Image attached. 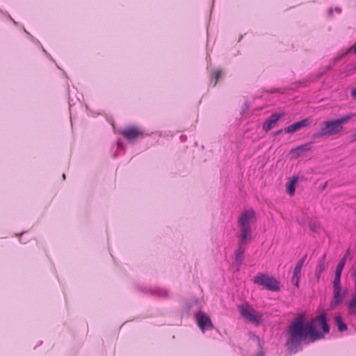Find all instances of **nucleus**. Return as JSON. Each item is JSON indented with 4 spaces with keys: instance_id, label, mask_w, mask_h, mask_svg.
I'll return each mask as SVG.
<instances>
[{
    "instance_id": "f257e3e1",
    "label": "nucleus",
    "mask_w": 356,
    "mask_h": 356,
    "mask_svg": "<svg viewBox=\"0 0 356 356\" xmlns=\"http://www.w3.org/2000/svg\"><path fill=\"white\" fill-rule=\"evenodd\" d=\"M305 321V313H299L289 325L286 344L289 349L296 348L302 340L309 339L308 327L305 330L304 327Z\"/></svg>"
},
{
    "instance_id": "f03ea898",
    "label": "nucleus",
    "mask_w": 356,
    "mask_h": 356,
    "mask_svg": "<svg viewBox=\"0 0 356 356\" xmlns=\"http://www.w3.org/2000/svg\"><path fill=\"white\" fill-rule=\"evenodd\" d=\"M309 339L314 341L324 337L325 334L330 331L326 314L322 313L314 318L307 325Z\"/></svg>"
},
{
    "instance_id": "7ed1b4c3",
    "label": "nucleus",
    "mask_w": 356,
    "mask_h": 356,
    "mask_svg": "<svg viewBox=\"0 0 356 356\" xmlns=\"http://www.w3.org/2000/svg\"><path fill=\"white\" fill-rule=\"evenodd\" d=\"M355 116L350 113L340 118L327 120L323 122V127L318 133L314 134L315 137L330 136L339 134L343 129V124Z\"/></svg>"
},
{
    "instance_id": "20e7f679",
    "label": "nucleus",
    "mask_w": 356,
    "mask_h": 356,
    "mask_svg": "<svg viewBox=\"0 0 356 356\" xmlns=\"http://www.w3.org/2000/svg\"><path fill=\"white\" fill-rule=\"evenodd\" d=\"M254 212L252 209L245 211L239 216L238 222L241 231L239 237L241 238V243H245L250 236V224L254 220Z\"/></svg>"
},
{
    "instance_id": "39448f33",
    "label": "nucleus",
    "mask_w": 356,
    "mask_h": 356,
    "mask_svg": "<svg viewBox=\"0 0 356 356\" xmlns=\"http://www.w3.org/2000/svg\"><path fill=\"white\" fill-rule=\"evenodd\" d=\"M253 282L269 291H279L280 290V282L274 277L265 273H258L253 277Z\"/></svg>"
},
{
    "instance_id": "423d86ee",
    "label": "nucleus",
    "mask_w": 356,
    "mask_h": 356,
    "mask_svg": "<svg viewBox=\"0 0 356 356\" xmlns=\"http://www.w3.org/2000/svg\"><path fill=\"white\" fill-rule=\"evenodd\" d=\"M238 309L241 316L248 321L255 325H260L262 323L261 315H258L253 307L246 303L238 306Z\"/></svg>"
},
{
    "instance_id": "0eeeda50",
    "label": "nucleus",
    "mask_w": 356,
    "mask_h": 356,
    "mask_svg": "<svg viewBox=\"0 0 356 356\" xmlns=\"http://www.w3.org/2000/svg\"><path fill=\"white\" fill-rule=\"evenodd\" d=\"M195 318L200 329L204 332L205 330L213 327L211 318L205 313L199 312L195 314Z\"/></svg>"
},
{
    "instance_id": "6e6552de",
    "label": "nucleus",
    "mask_w": 356,
    "mask_h": 356,
    "mask_svg": "<svg viewBox=\"0 0 356 356\" xmlns=\"http://www.w3.org/2000/svg\"><path fill=\"white\" fill-rule=\"evenodd\" d=\"M120 134L123 136L129 141L135 140L140 134L141 131L136 127H129L125 129L119 131Z\"/></svg>"
},
{
    "instance_id": "1a4fd4ad",
    "label": "nucleus",
    "mask_w": 356,
    "mask_h": 356,
    "mask_svg": "<svg viewBox=\"0 0 356 356\" xmlns=\"http://www.w3.org/2000/svg\"><path fill=\"white\" fill-rule=\"evenodd\" d=\"M310 124V118H307L302 120L296 122L290 125H289L285 129L284 131L286 134H293L302 127H307Z\"/></svg>"
},
{
    "instance_id": "9d476101",
    "label": "nucleus",
    "mask_w": 356,
    "mask_h": 356,
    "mask_svg": "<svg viewBox=\"0 0 356 356\" xmlns=\"http://www.w3.org/2000/svg\"><path fill=\"white\" fill-rule=\"evenodd\" d=\"M283 116L282 113H273L269 118H268L265 122L263 124V129L268 132L270 131L273 127V125L278 122L280 118Z\"/></svg>"
},
{
    "instance_id": "9b49d317",
    "label": "nucleus",
    "mask_w": 356,
    "mask_h": 356,
    "mask_svg": "<svg viewBox=\"0 0 356 356\" xmlns=\"http://www.w3.org/2000/svg\"><path fill=\"white\" fill-rule=\"evenodd\" d=\"M309 144L306 143L293 148L289 152V156L291 159H297L302 152H307L311 149Z\"/></svg>"
},
{
    "instance_id": "f8f14e48",
    "label": "nucleus",
    "mask_w": 356,
    "mask_h": 356,
    "mask_svg": "<svg viewBox=\"0 0 356 356\" xmlns=\"http://www.w3.org/2000/svg\"><path fill=\"white\" fill-rule=\"evenodd\" d=\"M346 292L341 293V289H334L333 300L330 302V306L334 308L341 303L343 300Z\"/></svg>"
},
{
    "instance_id": "ddd939ff",
    "label": "nucleus",
    "mask_w": 356,
    "mask_h": 356,
    "mask_svg": "<svg viewBox=\"0 0 356 356\" xmlns=\"http://www.w3.org/2000/svg\"><path fill=\"white\" fill-rule=\"evenodd\" d=\"M298 181V176H293L291 179L287 183L286 191L290 196H293L296 192V184Z\"/></svg>"
},
{
    "instance_id": "4468645a",
    "label": "nucleus",
    "mask_w": 356,
    "mask_h": 356,
    "mask_svg": "<svg viewBox=\"0 0 356 356\" xmlns=\"http://www.w3.org/2000/svg\"><path fill=\"white\" fill-rule=\"evenodd\" d=\"M245 243H241V241L240 240V243L238 247L235 251V261L237 263L238 266L241 265L242 261L243 260V253H244V248L243 245Z\"/></svg>"
},
{
    "instance_id": "2eb2a0df",
    "label": "nucleus",
    "mask_w": 356,
    "mask_h": 356,
    "mask_svg": "<svg viewBox=\"0 0 356 356\" xmlns=\"http://www.w3.org/2000/svg\"><path fill=\"white\" fill-rule=\"evenodd\" d=\"M355 281V293L352 297L351 300L349 302L348 305V307L350 313H356V272L353 273Z\"/></svg>"
},
{
    "instance_id": "dca6fc26",
    "label": "nucleus",
    "mask_w": 356,
    "mask_h": 356,
    "mask_svg": "<svg viewBox=\"0 0 356 356\" xmlns=\"http://www.w3.org/2000/svg\"><path fill=\"white\" fill-rule=\"evenodd\" d=\"M326 254H324L322 260L318 261L316 269L315 271L316 277L318 280H319L322 273L325 270V259Z\"/></svg>"
},
{
    "instance_id": "f3484780",
    "label": "nucleus",
    "mask_w": 356,
    "mask_h": 356,
    "mask_svg": "<svg viewBox=\"0 0 356 356\" xmlns=\"http://www.w3.org/2000/svg\"><path fill=\"white\" fill-rule=\"evenodd\" d=\"M301 270L297 267H295L293 272V276L291 277V282L294 284L296 287H299L300 280L301 277Z\"/></svg>"
},
{
    "instance_id": "a211bd4d",
    "label": "nucleus",
    "mask_w": 356,
    "mask_h": 356,
    "mask_svg": "<svg viewBox=\"0 0 356 356\" xmlns=\"http://www.w3.org/2000/svg\"><path fill=\"white\" fill-rule=\"evenodd\" d=\"M338 330L340 332H343L347 330L346 324L343 321L340 316H336L334 318Z\"/></svg>"
},
{
    "instance_id": "6ab92c4d",
    "label": "nucleus",
    "mask_w": 356,
    "mask_h": 356,
    "mask_svg": "<svg viewBox=\"0 0 356 356\" xmlns=\"http://www.w3.org/2000/svg\"><path fill=\"white\" fill-rule=\"evenodd\" d=\"M346 257L347 255H345L340 261L338 263L337 266V268L336 269H338V270H343V268H344V266H345V264H346Z\"/></svg>"
},
{
    "instance_id": "aec40b11",
    "label": "nucleus",
    "mask_w": 356,
    "mask_h": 356,
    "mask_svg": "<svg viewBox=\"0 0 356 356\" xmlns=\"http://www.w3.org/2000/svg\"><path fill=\"white\" fill-rule=\"evenodd\" d=\"M341 289V277H334L333 281V289Z\"/></svg>"
},
{
    "instance_id": "412c9836",
    "label": "nucleus",
    "mask_w": 356,
    "mask_h": 356,
    "mask_svg": "<svg viewBox=\"0 0 356 356\" xmlns=\"http://www.w3.org/2000/svg\"><path fill=\"white\" fill-rule=\"evenodd\" d=\"M307 258V254L304 255L296 264L295 267L302 269L304 262Z\"/></svg>"
},
{
    "instance_id": "4be33fe9",
    "label": "nucleus",
    "mask_w": 356,
    "mask_h": 356,
    "mask_svg": "<svg viewBox=\"0 0 356 356\" xmlns=\"http://www.w3.org/2000/svg\"><path fill=\"white\" fill-rule=\"evenodd\" d=\"M307 258V254L304 255L296 264L295 267L302 269L304 262Z\"/></svg>"
},
{
    "instance_id": "5701e85b",
    "label": "nucleus",
    "mask_w": 356,
    "mask_h": 356,
    "mask_svg": "<svg viewBox=\"0 0 356 356\" xmlns=\"http://www.w3.org/2000/svg\"><path fill=\"white\" fill-rule=\"evenodd\" d=\"M307 258V254L304 255L296 264L295 267L302 269L304 262Z\"/></svg>"
},
{
    "instance_id": "b1692460",
    "label": "nucleus",
    "mask_w": 356,
    "mask_h": 356,
    "mask_svg": "<svg viewBox=\"0 0 356 356\" xmlns=\"http://www.w3.org/2000/svg\"><path fill=\"white\" fill-rule=\"evenodd\" d=\"M350 96L356 99V87L352 88L350 92Z\"/></svg>"
},
{
    "instance_id": "393cba45",
    "label": "nucleus",
    "mask_w": 356,
    "mask_h": 356,
    "mask_svg": "<svg viewBox=\"0 0 356 356\" xmlns=\"http://www.w3.org/2000/svg\"><path fill=\"white\" fill-rule=\"evenodd\" d=\"M342 270L336 269L334 277H341Z\"/></svg>"
},
{
    "instance_id": "a878e982",
    "label": "nucleus",
    "mask_w": 356,
    "mask_h": 356,
    "mask_svg": "<svg viewBox=\"0 0 356 356\" xmlns=\"http://www.w3.org/2000/svg\"><path fill=\"white\" fill-rule=\"evenodd\" d=\"M350 51H353L354 54H356V42L354 43V44L350 47Z\"/></svg>"
},
{
    "instance_id": "bb28decb",
    "label": "nucleus",
    "mask_w": 356,
    "mask_h": 356,
    "mask_svg": "<svg viewBox=\"0 0 356 356\" xmlns=\"http://www.w3.org/2000/svg\"><path fill=\"white\" fill-rule=\"evenodd\" d=\"M350 141L351 142H355L356 141V133L353 134L351 136H350Z\"/></svg>"
},
{
    "instance_id": "cd10ccee",
    "label": "nucleus",
    "mask_w": 356,
    "mask_h": 356,
    "mask_svg": "<svg viewBox=\"0 0 356 356\" xmlns=\"http://www.w3.org/2000/svg\"><path fill=\"white\" fill-rule=\"evenodd\" d=\"M220 71H217L215 73L216 79L217 80L220 76Z\"/></svg>"
},
{
    "instance_id": "c85d7f7f",
    "label": "nucleus",
    "mask_w": 356,
    "mask_h": 356,
    "mask_svg": "<svg viewBox=\"0 0 356 356\" xmlns=\"http://www.w3.org/2000/svg\"><path fill=\"white\" fill-rule=\"evenodd\" d=\"M282 129H279V130H277V131H275V132L273 133V135H274V136H277V135H278V134H281V133H282Z\"/></svg>"
},
{
    "instance_id": "c756f323",
    "label": "nucleus",
    "mask_w": 356,
    "mask_h": 356,
    "mask_svg": "<svg viewBox=\"0 0 356 356\" xmlns=\"http://www.w3.org/2000/svg\"><path fill=\"white\" fill-rule=\"evenodd\" d=\"M257 356H264V353L262 350H260Z\"/></svg>"
},
{
    "instance_id": "7c9ffc66",
    "label": "nucleus",
    "mask_w": 356,
    "mask_h": 356,
    "mask_svg": "<svg viewBox=\"0 0 356 356\" xmlns=\"http://www.w3.org/2000/svg\"><path fill=\"white\" fill-rule=\"evenodd\" d=\"M256 338H257V340H258V341H259V346H261V340H260V339H259L258 337H257Z\"/></svg>"
},
{
    "instance_id": "2f4dec72",
    "label": "nucleus",
    "mask_w": 356,
    "mask_h": 356,
    "mask_svg": "<svg viewBox=\"0 0 356 356\" xmlns=\"http://www.w3.org/2000/svg\"><path fill=\"white\" fill-rule=\"evenodd\" d=\"M63 178L65 179V174H63Z\"/></svg>"
},
{
    "instance_id": "473e14b6",
    "label": "nucleus",
    "mask_w": 356,
    "mask_h": 356,
    "mask_svg": "<svg viewBox=\"0 0 356 356\" xmlns=\"http://www.w3.org/2000/svg\"><path fill=\"white\" fill-rule=\"evenodd\" d=\"M311 229L314 231V227L311 226Z\"/></svg>"
}]
</instances>
